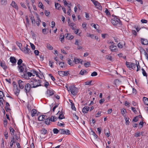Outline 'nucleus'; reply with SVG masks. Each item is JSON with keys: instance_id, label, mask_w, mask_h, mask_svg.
Here are the masks:
<instances>
[{"instance_id": "f257e3e1", "label": "nucleus", "mask_w": 148, "mask_h": 148, "mask_svg": "<svg viewBox=\"0 0 148 148\" xmlns=\"http://www.w3.org/2000/svg\"><path fill=\"white\" fill-rule=\"evenodd\" d=\"M30 84L33 88H36L38 87L41 86V80H37L35 79H32L30 80Z\"/></svg>"}, {"instance_id": "f03ea898", "label": "nucleus", "mask_w": 148, "mask_h": 148, "mask_svg": "<svg viewBox=\"0 0 148 148\" xmlns=\"http://www.w3.org/2000/svg\"><path fill=\"white\" fill-rule=\"evenodd\" d=\"M78 89L74 85H71L69 87L68 91L74 96L76 95L78 93Z\"/></svg>"}, {"instance_id": "7ed1b4c3", "label": "nucleus", "mask_w": 148, "mask_h": 148, "mask_svg": "<svg viewBox=\"0 0 148 148\" xmlns=\"http://www.w3.org/2000/svg\"><path fill=\"white\" fill-rule=\"evenodd\" d=\"M111 22L112 24L115 26L118 25V27H120L122 25V22L119 19L116 17L114 19H112Z\"/></svg>"}, {"instance_id": "20e7f679", "label": "nucleus", "mask_w": 148, "mask_h": 148, "mask_svg": "<svg viewBox=\"0 0 148 148\" xmlns=\"http://www.w3.org/2000/svg\"><path fill=\"white\" fill-rule=\"evenodd\" d=\"M32 88L31 84L27 83L25 84L24 91L26 92L27 95H28V93L29 92L31 88Z\"/></svg>"}, {"instance_id": "39448f33", "label": "nucleus", "mask_w": 148, "mask_h": 148, "mask_svg": "<svg viewBox=\"0 0 148 148\" xmlns=\"http://www.w3.org/2000/svg\"><path fill=\"white\" fill-rule=\"evenodd\" d=\"M58 73L60 76L62 77L67 76L69 74V71H59L58 72Z\"/></svg>"}, {"instance_id": "423d86ee", "label": "nucleus", "mask_w": 148, "mask_h": 148, "mask_svg": "<svg viewBox=\"0 0 148 148\" xmlns=\"http://www.w3.org/2000/svg\"><path fill=\"white\" fill-rule=\"evenodd\" d=\"M27 47V45L26 44L24 47L21 49V50L25 53L29 54L31 52V51L29 48H28Z\"/></svg>"}, {"instance_id": "0eeeda50", "label": "nucleus", "mask_w": 148, "mask_h": 148, "mask_svg": "<svg viewBox=\"0 0 148 148\" xmlns=\"http://www.w3.org/2000/svg\"><path fill=\"white\" fill-rule=\"evenodd\" d=\"M19 88L21 89H23L24 86H25V84L24 82L22 81L21 80H19L18 81Z\"/></svg>"}, {"instance_id": "6e6552de", "label": "nucleus", "mask_w": 148, "mask_h": 148, "mask_svg": "<svg viewBox=\"0 0 148 148\" xmlns=\"http://www.w3.org/2000/svg\"><path fill=\"white\" fill-rule=\"evenodd\" d=\"M109 48L112 51L116 52L117 51V47L114 45H112L109 47Z\"/></svg>"}, {"instance_id": "1a4fd4ad", "label": "nucleus", "mask_w": 148, "mask_h": 148, "mask_svg": "<svg viewBox=\"0 0 148 148\" xmlns=\"http://www.w3.org/2000/svg\"><path fill=\"white\" fill-rule=\"evenodd\" d=\"M141 43L144 45H147L148 44V40L147 39L141 38Z\"/></svg>"}, {"instance_id": "9d476101", "label": "nucleus", "mask_w": 148, "mask_h": 148, "mask_svg": "<svg viewBox=\"0 0 148 148\" xmlns=\"http://www.w3.org/2000/svg\"><path fill=\"white\" fill-rule=\"evenodd\" d=\"M89 109V107L87 106H85L82 109V112L84 113H87Z\"/></svg>"}, {"instance_id": "9b49d317", "label": "nucleus", "mask_w": 148, "mask_h": 148, "mask_svg": "<svg viewBox=\"0 0 148 148\" xmlns=\"http://www.w3.org/2000/svg\"><path fill=\"white\" fill-rule=\"evenodd\" d=\"M11 5L17 10L18 9V6L16 3L14 1H12Z\"/></svg>"}, {"instance_id": "f8f14e48", "label": "nucleus", "mask_w": 148, "mask_h": 148, "mask_svg": "<svg viewBox=\"0 0 148 148\" xmlns=\"http://www.w3.org/2000/svg\"><path fill=\"white\" fill-rule=\"evenodd\" d=\"M47 94L49 96H50L53 95L55 92L53 90H47Z\"/></svg>"}, {"instance_id": "ddd939ff", "label": "nucleus", "mask_w": 148, "mask_h": 148, "mask_svg": "<svg viewBox=\"0 0 148 148\" xmlns=\"http://www.w3.org/2000/svg\"><path fill=\"white\" fill-rule=\"evenodd\" d=\"M10 60V62L12 64L15 63L16 61V60L14 57H11Z\"/></svg>"}, {"instance_id": "4468645a", "label": "nucleus", "mask_w": 148, "mask_h": 148, "mask_svg": "<svg viewBox=\"0 0 148 148\" xmlns=\"http://www.w3.org/2000/svg\"><path fill=\"white\" fill-rule=\"evenodd\" d=\"M17 68L18 69L19 72L22 73L24 71V67L22 65L18 66Z\"/></svg>"}, {"instance_id": "2eb2a0df", "label": "nucleus", "mask_w": 148, "mask_h": 148, "mask_svg": "<svg viewBox=\"0 0 148 148\" xmlns=\"http://www.w3.org/2000/svg\"><path fill=\"white\" fill-rule=\"evenodd\" d=\"M13 90L15 94L16 95H17V96L18 95V94L20 92V89L19 88H14Z\"/></svg>"}, {"instance_id": "dca6fc26", "label": "nucleus", "mask_w": 148, "mask_h": 148, "mask_svg": "<svg viewBox=\"0 0 148 148\" xmlns=\"http://www.w3.org/2000/svg\"><path fill=\"white\" fill-rule=\"evenodd\" d=\"M45 116H46L44 115L39 116L38 118V121H43L46 118H45Z\"/></svg>"}, {"instance_id": "f3484780", "label": "nucleus", "mask_w": 148, "mask_h": 148, "mask_svg": "<svg viewBox=\"0 0 148 148\" xmlns=\"http://www.w3.org/2000/svg\"><path fill=\"white\" fill-rule=\"evenodd\" d=\"M46 118H45V123L47 125H49L50 124V122L51 121L50 120V118L49 119V118H47V116H46Z\"/></svg>"}, {"instance_id": "a211bd4d", "label": "nucleus", "mask_w": 148, "mask_h": 148, "mask_svg": "<svg viewBox=\"0 0 148 148\" xmlns=\"http://www.w3.org/2000/svg\"><path fill=\"white\" fill-rule=\"evenodd\" d=\"M95 6L96 8H97L99 10H102V7L100 4L98 2L97 4H96V5Z\"/></svg>"}, {"instance_id": "6ab92c4d", "label": "nucleus", "mask_w": 148, "mask_h": 148, "mask_svg": "<svg viewBox=\"0 0 148 148\" xmlns=\"http://www.w3.org/2000/svg\"><path fill=\"white\" fill-rule=\"evenodd\" d=\"M40 132L42 134H45L47 133V131L45 129V128H43L40 131Z\"/></svg>"}, {"instance_id": "aec40b11", "label": "nucleus", "mask_w": 148, "mask_h": 148, "mask_svg": "<svg viewBox=\"0 0 148 148\" xmlns=\"http://www.w3.org/2000/svg\"><path fill=\"white\" fill-rule=\"evenodd\" d=\"M37 111L36 110L34 109H33L31 111V115L32 117L35 116V114H36Z\"/></svg>"}, {"instance_id": "412c9836", "label": "nucleus", "mask_w": 148, "mask_h": 148, "mask_svg": "<svg viewBox=\"0 0 148 148\" xmlns=\"http://www.w3.org/2000/svg\"><path fill=\"white\" fill-rule=\"evenodd\" d=\"M81 59H77L76 58H75L73 62L75 63V64H77L79 63L81 61Z\"/></svg>"}, {"instance_id": "4be33fe9", "label": "nucleus", "mask_w": 148, "mask_h": 148, "mask_svg": "<svg viewBox=\"0 0 148 148\" xmlns=\"http://www.w3.org/2000/svg\"><path fill=\"white\" fill-rule=\"evenodd\" d=\"M15 140L14 139V137H13L10 142V146L11 147H12L13 144L15 143Z\"/></svg>"}, {"instance_id": "5701e85b", "label": "nucleus", "mask_w": 148, "mask_h": 148, "mask_svg": "<svg viewBox=\"0 0 148 148\" xmlns=\"http://www.w3.org/2000/svg\"><path fill=\"white\" fill-rule=\"evenodd\" d=\"M121 112L122 115L124 117L126 116V115L125 114L126 112V111L125 109H122L121 110Z\"/></svg>"}, {"instance_id": "b1692460", "label": "nucleus", "mask_w": 148, "mask_h": 148, "mask_svg": "<svg viewBox=\"0 0 148 148\" xmlns=\"http://www.w3.org/2000/svg\"><path fill=\"white\" fill-rule=\"evenodd\" d=\"M75 25V24L73 23H71L69 24V26L73 30L75 29V28L74 27Z\"/></svg>"}, {"instance_id": "393cba45", "label": "nucleus", "mask_w": 148, "mask_h": 148, "mask_svg": "<svg viewBox=\"0 0 148 148\" xmlns=\"http://www.w3.org/2000/svg\"><path fill=\"white\" fill-rule=\"evenodd\" d=\"M0 65L5 70H6L7 69V67L4 63L2 62L1 63Z\"/></svg>"}, {"instance_id": "a878e982", "label": "nucleus", "mask_w": 148, "mask_h": 148, "mask_svg": "<svg viewBox=\"0 0 148 148\" xmlns=\"http://www.w3.org/2000/svg\"><path fill=\"white\" fill-rule=\"evenodd\" d=\"M143 101L145 104L148 105V98L146 97H143Z\"/></svg>"}, {"instance_id": "bb28decb", "label": "nucleus", "mask_w": 148, "mask_h": 148, "mask_svg": "<svg viewBox=\"0 0 148 148\" xmlns=\"http://www.w3.org/2000/svg\"><path fill=\"white\" fill-rule=\"evenodd\" d=\"M52 117L53 116L51 117L50 118V120L51 121L55 122L57 121L58 119L57 117L55 116H53V118H52Z\"/></svg>"}, {"instance_id": "cd10ccee", "label": "nucleus", "mask_w": 148, "mask_h": 148, "mask_svg": "<svg viewBox=\"0 0 148 148\" xmlns=\"http://www.w3.org/2000/svg\"><path fill=\"white\" fill-rule=\"evenodd\" d=\"M1 3L2 5H6L7 3V0H1Z\"/></svg>"}, {"instance_id": "c85d7f7f", "label": "nucleus", "mask_w": 148, "mask_h": 148, "mask_svg": "<svg viewBox=\"0 0 148 148\" xmlns=\"http://www.w3.org/2000/svg\"><path fill=\"white\" fill-rule=\"evenodd\" d=\"M4 96V95L3 92L1 91H0V99H2L3 101H4L3 98Z\"/></svg>"}, {"instance_id": "c756f323", "label": "nucleus", "mask_w": 148, "mask_h": 148, "mask_svg": "<svg viewBox=\"0 0 148 148\" xmlns=\"http://www.w3.org/2000/svg\"><path fill=\"white\" fill-rule=\"evenodd\" d=\"M65 117L64 116V115L63 114V113H61L60 115L58 117V118L59 119L61 120L62 119H65Z\"/></svg>"}, {"instance_id": "7c9ffc66", "label": "nucleus", "mask_w": 148, "mask_h": 148, "mask_svg": "<svg viewBox=\"0 0 148 148\" xmlns=\"http://www.w3.org/2000/svg\"><path fill=\"white\" fill-rule=\"evenodd\" d=\"M59 65L62 68H65V66L64 65V63L63 62H59Z\"/></svg>"}, {"instance_id": "2f4dec72", "label": "nucleus", "mask_w": 148, "mask_h": 148, "mask_svg": "<svg viewBox=\"0 0 148 148\" xmlns=\"http://www.w3.org/2000/svg\"><path fill=\"white\" fill-rule=\"evenodd\" d=\"M86 36L88 37L91 38H93L95 36L93 34H92L89 33H87Z\"/></svg>"}, {"instance_id": "473e14b6", "label": "nucleus", "mask_w": 148, "mask_h": 148, "mask_svg": "<svg viewBox=\"0 0 148 148\" xmlns=\"http://www.w3.org/2000/svg\"><path fill=\"white\" fill-rule=\"evenodd\" d=\"M132 62H126V65L127 66L128 68H129V69L131 70V66Z\"/></svg>"}, {"instance_id": "72a5a7b5", "label": "nucleus", "mask_w": 148, "mask_h": 148, "mask_svg": "<svg viewBox=\"0 0 148 148\" xmlns=\"http://www.w3.org/2000/svg\"><path fill=\"white\" fill-rule=\"evenodd\" d=\"M4 135L5 138L6 139H7L8 138V133L7 130H5L4 132Z\"/></svg>"}, {"instance_id": "f704fd0d", "label": "nucleus", "mask_w": 148, "mask_h": 148, "mask_svg": "<svg viewBox=\"0 0 148 148\" xmlns=\"http://www.w3.org/2000/svg\"><path fill=\"white\" fill-rule=\"evenodd\" d=\"M124 119L126 121V125H129L130 123V122L129 121V118H127L126 117H124Z\"/></svg>"}, {"instance_id": "c9c22d12", "label": "nucleus", "mask_w": 148, "mask_h": 148, "mask_svg": "<svg viewBox=\"0 0 148 148\" xmlns=\"http://www.w3.org/2000/svg\"><path fill=\"white\" fill-rule=\"evenodd\" d=\"M55 5L56 8L58 10H59L60 7H61L60 5L58 3H55Z\"/></svg>"}, {"instance_id": "e433bc0d", "label": "nucleus", "mask_w": 148, "mask_h": 148, "mask_svg": "<svg viewBox=\"0 0 148 148\" xmlns=\"http://www.w3.org/2000/svg\"><path fill=\"white\" fill-rule=\"evenodd\" d=\"M141 70L142 71V73L143 75L144 76L147 77V74L145 70L143 68H142Z\"/></svg>"}, {"instance_id": "4c0bfd02", "label": "nucleus", "mask_w": 148, "mask_h": 148, "mask_svg": "<svg viewBox=\"0 0 148 148\" xmlns=\"http://www.w3.org/2000/svg\"><path fill=\"white\" fill-rule=\"evenodd\" d=\"M59 132L61 134H64L66 132L65 130L64 129H60L59 130Z\"/></svg>"}, {"instance_id": "58836bf2", "label": "nucleus", "mask_w": 148, "mask_h": 148, "mask_svg": "<svg viewBox=\"0 0 148 148\" xmlns=\"http://www.w3.org/2000/svg\"><path fill=\"white\" fill-rule=\"evenodd\" d=\"M66 35H67L66 36V38H68L69 36V37L70 36L69 38V39H72L74 37L73 36H71V34H69V33L67 34Z\"/></svg>"}, {"instance_id": "ea45409f", "label": "nucleus", "mask_w": 148, "mask_h": 148, "mask_svg": "<svg viewBox=\"0 0 148 148\" xmlns=\"http://www.w3.org/2000/svg\"><path fill=\"white\" fill-rule=\"evenodd\" d=\"M47 48L49 49L52 50L53 49V48L52 46L49 43L47 44Z\"/></svg>"}, {"instance_id": "a19ab883", "label": "nucleus", "mask_w": 148, "mask_h": 148, "mask_svg": "<svg viewBox=\"0 0 148 148\" xmlns=\"http://www.w3.org/2000/svg\"><path fill=\"white\" fill-rule=\"evenodd\" d=\"M87 73V72L86 70H82L80 72L79 74L82 75H84V73Z\"/></svg>"}, {"instance_id": "79ce46f5", "label": "nucleus", "mask_w": 148, "mask_h": 148, "mask_svg": "<svg viewBox=\"0 0 148 148\" xmlns=\"http://www.w3.org/2000/svg\"><path fill=\"white\" fill-rule=\"evenodd\" d=\"M53 132L54 134H57L59 132V130H58L57 128H54L53 129Z\"/></svg>"}, {"instance_id": "37998d69", "label": "nucleus", "mask_w": 148, "mask_h": 148, "mask_svg": "<svg viewBox=\"0 0 148 148\" xmlns=\"http://www.w3.org/2000/svg\"><path fill=\"white\" fill-rule=\"evenodd\" d=\"M90 65V62H87L85 63L84 64V65L86 67H88Z\"/></svg>"}, {"instance_id": "c03bdc74", "label": "nucleus", "mask_w": 148, "mask_h": 148, "mask_svg": "<svg viewBox=\"0 0 148 148\" xmlns=\"http://www.w3.org/2000/svg\"><path fill=\"white\" fill-rule=\"evenodd\" d=\"M71 108L72 109L74 110H76V108H75V105L74 103L71 104Z\"/></svg>"}, {"instance_id": "a18cd8bd", "label": "nucleus", "mask_w": 148, "mask_h": 148, "mask_svg": "<svg viewBox=\"0 0 148 148\" xmlns=\"http://www.w3.org/2000/svg\"><path fill=\"white\" fill-rule=\"evenodd\" d=\"M136 67V65L134 63H132L131 64V69H134Z\"/></svg>"}, {"instance_id": "49530a36", "label": "nucleus", "mask_w": 148, "mask_h": 148, "mask_svg": "<svg viewBox=\"0 0 148 148\" xmlns=\"http://www.w3.org/2000/svg\"><path fill=\"white\" fill-rule=\"evenodd\" d=\"M138 116H136L134 117L132 120L133 122H136L138 121Z\"/></svg>"}, {"instance_id": "de8ad7c7", "label": "nucleus", "mask_w": 148, "mask_h": 148, "mask_svg": "<svg viewBox=\"0 0 148 148\" xmlns=\"http://www.w3.org/2000/svg\"><path fill=\"white\" fill-rule=\"evenodd\" d=\"M22 62H23L22 60L21 59H19L18 60V62H17V64H18V66L21 65V64L22 63Z\"/></svg>"}, {"instance_id": "09e8293b", "label": "nucleus", "mask_w": 148, "mask_h": 148, "mask_svg": "<svg viewBox=\"0 0 148 148\" xmlns=\"http://www.w3.org/2000/svg\"><path fill=\"white\" fill-rule=\"evenodd\" d=\"M38 6L42 9H44V7H43V5L42 3L41 2H39V3Z\"/></svg>"}, {"instance_id": "8fccbe9b", "label": "nucleus", "mask_w": 148, "mask_h": 148, "mask_svg": "<svg viewBox=\"0 0 148 148\" xmlns=\"http://www.w3.org/2000/svg\"><path fill=\"white\" fill-rule=\"evenodd\" d=\"M69 9L68 11L67 12V14L69 16H71V14H70L71 12V8L69 6H68Z\"/></svg>"}, {"instance_id": "3c124183", "label": "nucleus", "mask_w": 148, "mask_h": 148, "mask_svg": "<svg viewBox=\"0 0 148 148\" xmlns=\"http://www.w3.org/2000/svg\"><path fill=\"white\" fill-rule=\"evenodd\" d=\"M92 81H87L85 82V84L86 85H91Z\"/></svg>"}, {"instance_id": "603ef678", "label": "nucleus", "mask_w": 148, "mask_h": 148, "mask_svg": "<svg viewBox=\"0 0 148 148\" xmlns=\"http://www.w3.org/2000/svg\"><path fill=\"white\" fill-rule=\"evenodd\" d=\"M106 130L105 131V135L107 136L108 137H109L110 136V132L109 131H108V132H106Z\"/></svg>"}, {"instance_id": "864d4df0", "label": "nucleus", "mask_w": 148, "mask_h": 148, "mask_svg": "<svg viewBox=\"0 0 148 148\" xmlns=\"http://www.w3.org/2000/svg\"><path fill=\"white\" fill-rule=\"evenodd\" d=\"M105 13H106V14L108 16L110 15V12L107 9H106V10L105 11Z\"/></svg>"}, {"instance_id": "5fc2aeb1", "label": "nucleus", "mask_w": 148, "mask_h": 148, "mask_svg": "<svg viewBox=\"0 0 148 148\" xmlns=\"http://www.w3.org/2000/svg\"><path fill=\"white\" fill-rule=\"evenodd\" d=\"M138 64H136V66L137 67V69L136 70L137 71H139V70H140V66L139 64V63L138 61Z\"/></svg>"}, {"instance_id": "6e6d98bb", "label": "nucleus", "mask_w": 148, "mask_h": 148, "mask_svg": "<svg viewBox=\"0 0 148 148\" xmlns=\"http://www.w3.org/2000/svg\"><path fill=\"white\" fill-rule=\"evenodd\" d=\"M41 20H40V18H38V21L36 22V23L37 24V25L38 26H39L40 25V23L41 22Z\"/></svg>"}, {"instance_id": "4d7b16f0", "label": "nucleus", "mask_w": 148, "mask_h": 148, "mask_svg": "<svg viewBox=\"0 0 148 148\" xmlns=\"http://www.w3.org/2000/svg\"><path fill=\"white\" fill-rule=\"evenodd\" d=\"M44 13L45 15L46 16H48L50 14V12L47 11V10H46L45 11Z\"/></svg>"}, {"instance_id": "13d9d810", "label": "nucleus", "mask_w": 148, "mask_h": 148, "mask_svg": "<svg viewBox=\"0 0 148 148\" xmlns=\"http://www.w3.org/2000/svg\"><path fill=\"white\" fill-rule=\"evenodd\" d=\"M31 47L33 50H34L35 49V46L32 43H30Z\"/></svg>"}, {"instance_id": "bf43d9fd", "label": "nucleus", "mask_w": 148, "mask_h": 148, "mask_svg": "<svg viewBox=\"0 0 148 148\" xmlns=\"http://www.w3.org/2000/svg\"><path fill=\"white\" fill-rule=\"evenodd\" d=\"M30 19L32 23H35V20L34 16H32L31 17H30Z\"/></svg>"}, {"instance_id": "052dcab7", "label": "nucleus", "mask_w": 148, "mask_h": 148, "mask_svg": "<svg viewBox=\"0 0 148 148\" xmlns=\"http://www.w3.org/2000/svg\"><path fill=\"white\" fill-rule=\"evenodd\" d=\"M106 57L107 59L110 60H112V57L110 56L106 55Z\"/></svg>"}, {"instance_id": "680f3d73", "label": "nucleus", "mask_w": 148, "mask_h": 148, "mask_svg": "<svg viewBox=\"0 0 148 148\" xmlns=\"http://www.w3.org/2000/svg\"><path fill=\"white\" fill-rule=\"evenodd\" d=\"M97 75V72L95 71L93 72L91 74V76H95Z\"/></svg>"}, {"instance_id": "e2e57ef3", "label": "nucleus", "mask_w": 148, "mask_h": 148, "mask_svg": "<svg viewBox=\"0 0 148 148\" xmlns=\"http://www.w3.org/2000/svg\"><path fill=\"white\" fill-rule=\"evenodd\" d=\"M49 65L50 66V67L52 68H53V62H52L51 61H49Z\"/></svg>"}, {"instance_id": "0e129e2a", "label": "nucleus", "mask_w": 148, "mask_h": 148, "mask_svg": "<svg viewBox=\"0 0 148 148\" xmlns=\"http://www.w3.org/2000/svg\"><path fill=\"white\" fill-rule=\"evenodd\" d=\"M34 53L36 56H38L39 54V52L38 50H35Z\"/></svg>"}, {"instance_id": "69168bd1", "label": "nucleus", "mask_w": 148, "mask_h": 148, "mask_svg": "<svg viewBox=\"0 0 148 148\" xmlns=\"http://www.w3.org/2000/svg\"><path fill=\"white\" fill-rule=\"evenodd\" d=\"M49 76H50L51 79H52V80L53 81H54L55 80V79L54 77L51 74H49Z\"/></svg>"}, {"instance_id": "338daca9", "label": "nucleus", "mask_w": 148, "mask_h": 148, "mask_svg": "<svg viewBox=\"0 0 148 148\" xmlns=\"http://www.w3.org/2000/svg\"><path fill=\"white\" fill-rule=\"evenodd\" d=\"M101 113V112L99 111L97 114H96L95 117H98L100 116V114Z\"/></svg>"}, {"instance_id": "774afa93", "label": "nucleus", "mask_w": 148, "mask_h": 148, "mask_svg": "<svg viewBox=\"0 0 148 148\" xmlns=\"http://www.w3.org/2000/svg\"><path fill=\"white\" fill-rule=\"evenodd\" d=\"M140 133L136 132L135 134V136L137 137L140 136Z\"/></svg>"}]
</instances>
